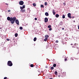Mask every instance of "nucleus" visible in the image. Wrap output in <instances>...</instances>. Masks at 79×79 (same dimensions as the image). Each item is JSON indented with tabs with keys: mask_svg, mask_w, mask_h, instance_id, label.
<instances>
[{
	"mask_svg": "<svg viewBox=\"0 0 79 79\" xmlns=\"http://www.w3.org/2000/svg\"><path fill=\"white\" fill-rule=\"evenodd\" d=\"M54 69V67H52L51 68V69L52 70H53Z\"/></svg>",
	"mask_w": 79,
	"mask_h": 79,
	"instance_id": "nucleus-22",
	"label": "nucleus"
},
{
	"mask_svg": "<svg viewBox=\"0 0 79 79\" xmlns=\"http://www.w3.org/2000/svg\"><path fill=\"white\" fill-rule=\"evenodd\" d=\"M0 29H2V28H0Z\"/></svg>",
	"mask_w": 79,
	"mask_h": 79,
	"instance_id": "nucleus-44",
	"label": "nucleus"
},
{
	"mask_svg": "<svg viewBox=\"0 0 79 79\" xmlns=\"http://www.w3.org/2000/svg\"><path fill=\"white\" fill-rule=\"evenodd\" d=\"M62 30H64V28H62Z\"/></svg>",
	"mask_w": 79,
	"mask_h": 79,
	"instance_id": "nucleus-35",
	"label": "nucleus"
},
{
	"mask_svg": "<svg viewBox=\"0 0 79 79\" xmlns=\"http://www.w3.org/2000/svg\"><path fill=\"white\" fill-rule=\"evenodd\" d=\"M44 4L45 6H47V2H45Z\"/></svg>",
	"mask_w": 79,
	"mask_h": 79,
	"instance_id": "nucleus-23",
	"label": "nucleus"
},
{
	"mask_svg": "<svg viewBox=\"0 0 79 79\" xmlns=\"http://www.w3.org/2000/svg\"><path fill=\"white\" fill-rule=\"evenodd\" d=\"M73 22H74V23H75V21H73Z\"/></svg>",
	"mask_w": 79,
	"mask_h": 79,
	"instance_id": "nucleus-42",
	"label": "nucleus"
},
{
	"mask_svg": "<svg viewBox=\"0 0 79 79\" xmlns=\"http://www.w3.org/2000/svg\"><path fill=\"white\" fill-rule=\"evenodd\" d=\"M71 45H73V44H71Z\"/></svg>",
	"mask_w": 79,
	"mask_h": 79,
	"instance_id": "nucleus-39",
	"label": "nucleus"
},
{
	"mask_svg": "<svg viewBox=\"0 0 79 79\" xmlns=\"http://www.w3.org/2000/svg\"><path fill=\"white\" fill-rule=\"evenodd\" d=\"M44 21L45 23L48 22V18H45L44 19Z\"/></svg>",
	"mask_w": 79,
	"mask_h": 79,
	"instance_id": "nucleus-6",
	"label": "nucleus"
},
{
	"mask_svg": "<svg viewBox=\"0 0 79 79\" xmlns=\"http://www.w3.org/2000/svg\"><path fill=\"white\" fill-rule=\"evenodd\" d=\"M72 18H73H73H74V17H72Z\"/></svg>",
	"mask_w": 79,
	"mask_h": 79,
	"instance_id": "nucleus-40",
	"label": "nucleus"
},
{
	"mask_svg": "<svg viewBox=\"0 0 79 79\" xmlns=\"http://www.w3.org/2000/svg\"><path fill=\"white\" fill-rule=\"evenodd\" d=\"M62 18H63V19H64V18H65V15H62Z\"/></svg>",
	"mask_w": 79,
	"mask_h": 79,
	"instance_id": "nucleus-18",
	"label": "nucleus"
},
{
	"mask_svg": "<svg viewBox=\"0 0 79 79\" xmlns=\"http://www.w3.org/2000/svg\"><path fill=\"white\" fill-rule=\"evenodd\" d=\"M7 19L8 21H10L11 22V24H14L15 23V21L16 19V17H8L7 18Z\"/></svg>",
	"mask_w": 79,
	"mask_h": 79,
	"instance_id": "nucleus-1",
	"label": "nucleus"
},
{
	"mask_svg": "<svg viewBox=\"0 0 79 79\" xmlns=\"http://www.w3.org/2000/svg\"><path fill=\"white\" fill-rule=\"evenodd\" d=\"M35 20H37V18H35Z\"/></svg>",
	"mask_w": 79,
	"mask_h": 79,
	"instance_id": "nucleus-32",
	"label": "nucleus"
},
{
	"mask_svg": "<svg viewBox=\"0 0 79 79\" xmlns=\"http://www.w3.org/2000/svg\"><path fill=\"white\" fill-rule=\"evenodd\" d=\"M48 28H51V25H49L48 26Z\"/></svg>",
	"mask_w": 79,
	"mask_h": 79,
	"instance_id": "nucleus-25",
	"label": "nucleus"
},
{
	"mask_svg": "<svg viewBox=\"0 0 79 79\" xmlns=\"http://www.w3.org/2000/svg\"><path fill=\"white\" fill-rule=\"evenodd\" d=\"M55 74L56 75H57L58 74V72H57V71H56L55 72Z\"/></svg>",
	"mask_w": 79,
	"mask_h": 79,
	"instance_id": "nucleus-15",
	"label": "nucleus"
},
{
	"mask_svg": "<svg viewBox=\"0 0 79 79\" xmlns=\"http://www.w3.org/2000/svg\"><path fill=\"white\" fill-rule=\"evenodd\" d=\"M20 8L21 10H23V8L22 6H20Z\"/></svg>",
	"mask_w": 79,
	"mask_h": 79,
	"instance_id": "nucleus-26",
	"label": "nucleus"
},
{
	"mask_svg": "<svg viewBox=\"0 0 79 79\" xmlns=\"http://www.w3.org/2000/svg\"><path fill=\"white\" fill-rule=\"evenodd\" d=\"M25 11H26L25 9H22L20 10V11L21 13H24L25 12Z\"/></svg>",
	"mask_w": 79,
	"mask_h": 79,
	"instance_id": "nucleus-8",
	"label": "nucleus"
},
{
	"mask_svg": "<svg viewBox=\"0 0 79 79\" xmlns=\"http://www.w3.org/2000/svg\"><path fill=\"white\" fill-rule=\"evenodd\" d=\"M15 37H16L18 36V33H15Z\"/></svg>",
	"mask_w": 79,
	"mask_h": 79,
	"instance_id": "nucleus-20",
	"label": "nucleus"
},
{
	"mask_svg": "<svg viewBox=\"0 0 79 79\" xmlns=\"http://www.w3.org/2000/svg\"><path fill=\"white\" fill-rule=\"evenodd\" d=\"M52 13H53V15H55V10H53Z\"/></svg>",
	"mask_w": 79,
	"mask_h": 79,
	"instance_id": "nucleus-11",
	"label": "nucleus"
},
{
	"mask_svg": "<svg viewBox=\"0 0 79 79\" xmlns=\"http://www.w3.org/2000/svg\"><path fill=\"white\" fill-rule=\"evenodd\" d=\"M56 43H58V40H56Z\"/></svg>",
	"mask_w": 79,
	"mask_h": 79,
	"instance_id": "nucleus-31",
	"label": "nucleus"
},
{
	"mask_svg": "<svg viewBox=\"0 0 79 79\" xmlns=\"http://www.w3.org/2000/svg\"><path fill=\"white\" fill-rule=\"evenodd\" d=\"M68 18H70V19L72 18V17L71 16V13H69L68 14Z\"/></svg>",
	"mask_w": 79,
	"mask_h": 79,
	"instance_id": "nucleus-4",
	"label": "nucleus"
},
{
	"mask_svg": "<svg viewBox=\"0 0 79 79\" xmlns=\"http://www.w3.org/2000/svg\"><path fill=\"white\" fill-rule=\"evenodd\" d=\"M59 16V15H58V14H56V18H58Z\"/></svg>",
	"mask_w": 79,
	"mask_h": 79,
	"instance_id": "nucleus-12",
	"label": "nucleus"
},
{
	"mask_svg": "<svg viewBox=\"0 0 79 79\" xmlns=\"http://www.w3.org/2000/svg\"><path fill=\"white\" fill-rule=\"evenodd\" d=\"M49 31H52V28H50L49 29Z\"/></svg>",
	"mask_w": 79,
	"mask_h": 79,
	"instance_id": "nucleus-30",
	"label": "nucleus"
},
{
	"mask_svg": "<svg viewBox=\"0 0 79 79\" xmlns=\"http://www.w3.org/2000/svg\"><path fill=\"white\" fill-rule=\"evenodd\" d=\"M78 29H79V25L78 26Z\"/></svg>",
	"mask_w": 79,
	"mask_h": 79,
	"instance_id": "nucleus-38",
	"label": "nucleus"
},
{
	"mask_svg": "<svg viewBox=\"0 0 79 79\" xmlns=\"http://www.w3.org/2000/svg\"><path fill=\"white\" fill-rule=\"evenodd\" d=\"M19 4L20 5H23L24 4V2L23 1H20L19 2Z\"/></svg>",
	"mask_w": 79,
	"mask_h": 79,
	"instance_id": "nucleus-3",
	"label": "nucleus"
},
{
	"mask_svg": "<svg viewBox=\"0 0 79 79\" xmlns=\"http://www.w3.org/2000/svg\"><path fill=\"white\" fill-rule=\"evenodd\" d=\"M41 8H44V5H41Z\"/></svg>",
	"mask_w": 79,
	"mask_h": 79,
	"instance_id": "nucleus-21",
	"label": "nucleus"
},
{
	"mask_svg": "<svg viewBox=\"0 0 79 79\" xmlns=\"http://www.w3.org/2000/svg\"><path fill=\"white\" fill-rule=\"evenodd\" d=\"M30 67H31V68H33V67H34V65L33 64H31Z\"/></svg>",
	"mask_w": 79,
	"mask_h": 79,
	"instance_id": "nucleus-17",
	"label": "nucleus"
},
{
	"mask_svg": "<svg viewBox=\"0 0 79 79\" xmlns=\"http://www.w3.org/2000/svg\"><path fill=\"white\" fill-rule=\"evenodd\" d=\"M7 11H8V12L9 13L10 12H11V10H7Z\"/></svg>",
	"mask_w": 79,
	"mask_h": 79,
	"instance_id": "nucleus-27",
	"label": "nucleus"
},
{
	"mask_svg": "<svg viewBox=\"0 0 79 79\" xmlns=\"http://www.w3.org/2000/svg\"><path fill=\"white\" fill-rule=\"evenodd\" d=\"M47 40H48V38H45L44 39V41H45V42H46V41H47Z\"/></svg>",
	"mask_w": 79,
	"mask_h": 79,
	"instance_id": "nucleus-14",
	"label": "nucleus"
},
{
	"mask_svg": "<svg viewBox=\"0 0 79 79\" xmlns=\"http://www.w3.org/2000/svg\"><path fill=\"white\" fill-rule=\"evenodd\" d=\"M77 45H78V44H74V46H72L73 48H76V46H77Z\"/></svg>",
	"mask_w": 79,
	"mask_h": 79,
	"instance_id": "nucleus-5",
	"label": "nucleus"
},
{
	"mask_svg": "<svg viewBox=\"0 0 79 79\" xmlns=\"http://www.w3.org/2000/svg\"><path fill=\"white\" fill-rule=\"evenodd\" d=\"M15 23L18 25H19V21H18V19L16 20Z\"/></svg>",
	"mask_w": 79,
	"mask_h": 79,
	"instance_id": "nucleus-7",
	"label": "nucleus"
},
{
	"mask_svg": "<svg viewBox=\"0 0 79 79\" xmlns=\"http://www.w3.org/2000/svg\"><path fill=\"white\" fill-rule=\"evenodd\" d=\"M67 61V59H65V61Z\"/></svg>",
	"mask_w": 79,
	"mask_h": 79,
	"instance_id": "nucleus-33",
	"label": "nucleus"
},
{
	"mask_svg": "<svg viewBox=\"0 0 79 79\" xmlns=\"http://www.w3.org/2000/svg\"><path fill=\"white\" fill-rule=\"evenodd\" d=\"M36 40H37V38H36V37L34 38V42H35V41H36Z\"/></svg>",
	"mask_w": 79,
	"mask_h": 79,
	"instance_id": "nucleus-13",
	"label": "nucleus"
},
{
	"mask_svg": "<svg viewBox=\"0 0 79 79\" xmlns=\"http://www.w3.org/2000/svg\"><path fill=\"white\" fill-rule=\"evenodd\" d=\"M7 65L9 66H13V63L11 61H9L7 63Z\"/></svg>",
	"mask_w": 79,
	"mask_h": 79,
	"instance_id": "nucleus-2",
	"label": "nucleus"
},
{
	"mask_svg": "<svg viewBox=\"0 0 79 79\" xmlns=\"http://www.w3.org/2000/svg\"><path fill=\"white\" fill-rule=\"evenodd\" d=\"M19 29L21 30H22V29H23V27H19Z\"/></svg>",
	"mask_w": 79,
	"mask_h": 79,
	"instance_id": "nucleus-24",
	"label": "nucleus"
},
{
	"mask_svg": "<svg viewBox=\"0 0 79 79\" xmlns=\"http://www.w3.org/2000/svg\"><path fill=\"white\" fill-rule=\"evenodd\" d=\"M22 7H23V8H25V5L23 6Z\"/></svg>",
	"mask_w": 79,
	"mask_h": 79,
	"instance_id": "nucleus-28",
	"label": "nucleus"
},
{
	"mask_svg": "<svg viewBox=\"0 0 79 79\" xmlns=\"http://www.w3.org/2000/svg\"><path fill=\"white\" fill-rule=\"evenodd\" d=\"M45 15L46 16H48L49 15L48 14V12H46L45 13Z\"/></svg>",
	"mask_w": 79,
	"mask_h": 79,
	"instance_id": "nucleus-9",
	"label": "nucleus"
},
{
	"mask_svg": "<svg viewBox=\"0 0 79 79\" xmlns=\"http://www.w3.org/2000/svg\"><path fill=\"white\" fill-rule=\"evenodd\" d=\"M49 79H53L52 78H50Z\"/></svg>",
	"mask_w": 79,
	"mask_h": 79,
	"instance_id": "nucleus-41",
	"label": "nucleus"
},
{
	"mask_svg": "<svg viewBox=\"0 0 79 79\" xmlns=\"http://www.w3.org/2000/svg\"><path fill=\"white\" fill-rule=\"evenodd\" d=\"M33 5L34 6H36V4L34 3L33 4Z\"/></svg>",
	"mask_w": 79,
	"mask_h": 79,
	"instance_id": "nucleus-16",
	"label": "nucleus"
},
{
	"mask_svg": "<svg viewBox=\"0 0 79 79\" xmlns=\"http://www.w3.org/2000/svg\"><path fill=\"white\" fill-rule=\"evenodd\" d=\"M45 37L46 38H48V37H49V35H46L45 36Z\"/></svg>",
	"mask_w": 79,
	"mask_h": 79,
	"instance_id": "nucleus-10",
	"label": "nucleus"
},
{
	"mask_svg": "<svg viewBox=\"0 0 79 79\" xmlns=\"http://www.w3.org/2000/svg\"><path fill=\"white\" fill-rule=\"evenodd\" d=\"M53 66L54 67H56V64H54L53 65Z\"/></svg>",
	"mask_w": 79,
	"mask_h": 79,
	"instance_id": "nucleus-19",
	"label": "nucleus"
},
{
	"mask_svg": "<svg viewBox=\"0 0 79 79\" xmlns=\"http://www.w3.org/2000/svg\"><path fill=\"white\" fill-rule=\"evenodd\" d=\"M7 40L8 41H9V40H10L9 39H7Z\"/></svg>",
	"mask_w": 79,
	"mask_h": 79,
	"instance_id": "nucleus-37",
	"label": "nucleus"
},
{
	"mask_svg": "<svg viewBox=\"0 0 79 79\" xmlns=\"http://www.w3.org/2000/svg\"><path fill=\"white\" fill-rule=\"evenodd\" d=\"M6 5H7V6L8 5V4L7 3H6Z\"/></svg>",
	"mask_w": 79,
	"mask_h": 79,
	"instance_id": "nucleus-36",
	"label": "nucleus"
},
{
	"mask_svg": "<svg viewBox=\"0 0 79 79\" xmlns=\"http://www.w3.org/2000/svg\"><path fill=\"white\" fill-rule=\"evenodd\" d=\"M58 77H60V75H59V76H58Z\"/></svg>",
	"mask_w": 79,
	"mask_h": 79,
	"instance_id": "nucleus-43",
	"label": "nucleus"
},
{
	"mask_svg": "<svg viewBox=\"0 0 79 79\" xmlns=\"http://www.w3.org/2000/svg\"><path fill=\"white\" fill-rule=\"evenodd\" d=\"M46 68H47V67H46Z\"/></svg>",
	"mask_w": 79,
	"mask_h": 79,
	"instance_id": "nucleus-45",
	"label": "nucleus"
},
{
	"mask_svg": "<svg viewBox=\"0 0 79 79\" xmlns=\"http://www.w3.org/2000/svg\"><path fill=\"white\" fill-rule=\"evenodd\" d=\"M7 79V77H5L4 78V79Z\"/></svg>",
	"mask_w": 79,
	"mask_h": 79,
	"instance_id": "nucleus-29",
	"label": "nucleus"
},
{
	"mask_svg": "<svg viewBox=\"0 0 79 79\" xmlns=\"http://www.w3.org/2000/svg\"><path fill=\"white\" fill-rule=\"evenodd\" d=\"M63 4H64V5H66V3H64Z\"/></svg>",
	"mask_w": 79,
	"mask_h": 79,
	"instance_id": "nucleus-34",
	"label": "nucleus"
}]
</instances>
